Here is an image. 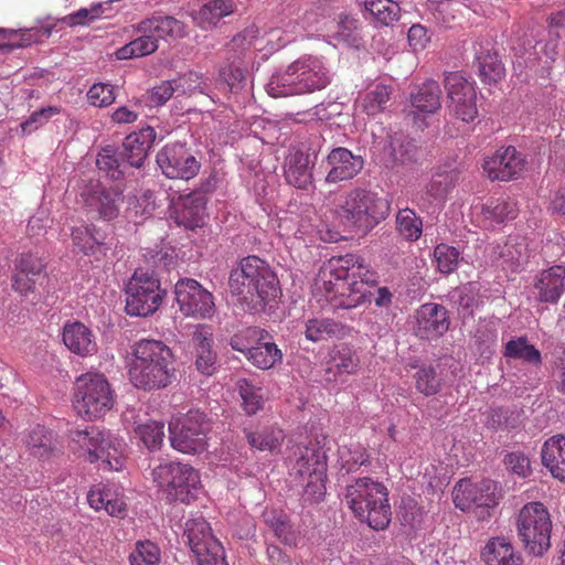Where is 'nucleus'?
Returning a JSON list of instances; mask_svg holds the SVG:
<instances>
[{
    "label": "nucleus",
    "instance_id": "46",
    "mask_svg": "<svg viewBox=\"0 0 565 565\" xmlns=\"http://www.w3.org/2000/svg\"><path fill=\"white\" fill-rule=\"evenodd\" d=\"M482 215L486 220L501 224L516 217V204L512 201L490 200L482 206Z\"/></svg>",
    "mask_w": 565,
    "mask_h": 565
},
{
    "label": "nucleus",
    "instance_id": "41",
    "mask_svg": "<svg viewBox=\"0 0 565 565\" xmlns=\"http://www.w3.org/2000/svg\"><path fill=\"white\" fill-rule=\"evenodd\" d=\"M415 390L425 397L437 395L443 387V380L435 366L423 364L413 374Z\"/></svg>",
    "mask_w": 565,
    "mask_h": 565
},
{
    "label": "nucleus",
    "instance_id": "51",
    "mask_svg": "<svg viewBox=\"0 0 565 565\" xmlns=\"http://www.w3.org/2000/svg\"><path fill=\"white\" fill-rule=\"evenodd\" d=\"M238 392L243 401L244 411L248 415L256 414L264 404V393L260 387L255 386L246 379H242L237 383Z\"/></svg>",
    "mask_w": 565,
    "mask_h": 565
},
{
    "label": "nucleus",
    "instance_id": "25",
    "mask_svg": "<svg viewBox=\"0 0 565 565\" xmlns=\"http://www.w3.org/2000/svg\"><path fill=\"white\" fill-rule=\"evenodd\" d=\"M205 205V198L200 193L180 195L172 200L171 217L177 224L194 230L204 222Z\"/></svg>",
    "mask_w": 565,
    "mask_h": 565
},
{
    "label": "nucleus",
    "instance_id": "30",
    "mask_svg": "<svg viewBox=\"0 0 565 565\" xmlns=\"http://www.w3.org/2000/svg\"><path fill=\"white\" fill-rule=\"evenodd\" d=\"M52 31V25L23 30L0 29V51H12L42 43L51 36Z\"/></svg>",
    "mask_w": 565,
    "mask_h": 565
},
{
    "label": "nucleus",
    "instance_id": "45",
    "mask_svg": "<svg viewBox=\"0 0 565 565\" xmlns=\"http://www.w3.org/2000/svg\"><path fill=\"white\" fill-rule=\"evenodd\" d=\"M246 358L256 367L269 370L281 360L282 354L275 343L263 340L250 350Z\"/></svg>",
    "mask_w": 565,
    "mask_h": 565
},
{
    "label": "nucleus",
    "instance_id": "36",
    "mask_svg": "<svg viewBox=\"0 0 565 565\" xmlns=\"http://www.w3.org/2000/svg\"><path fill=\"white\" fill-rule=\"evenodd\" d=\"M441 89L434 79H428L416 86L409 97L413 108L422 114H434L441 107Z\"/></svg>",
    "mask_w": 565,
    "mask_h": 565
},
{
    "label": "nucleus",
    "instance_id": "57",
    "mask_svg": "<svg viewBox=\"0 0 565 565\" xmlns=\"http://www.w3.org/2000/svg\"><path fill=\"white\" fill-rule=\"evenodd\" d=\"M455 186L454 172H438L436 173L427 185V193L436 199L443 200L448 192Z\"/></svg>",
    "mask_w": 565,
    "mask_h": 565
},
{
    "label": "nucleus",
    "instance_id": "1",
    "mask_svg": "<svg viewBox=\"0 0 565 565\" xmlns=\"http://www.w3.org/2000/svg\"><path fill=\"white\" fill-rule=\"evenodd\" d=\"M376 280V273L355 254L331 258L319 273V288L334 309H352L363 303L366 286Z\"/></svg>",
    "mask_w": 565,
    "mask_h": 565
},
{
    "label": "nucleus",
    "instance_id": "37",
    "mask_svg": "<svg viewBox=\"0 0 565 565\" xmlns=\"http://www.w3.org/2000/svg\"><path fill=\"white\" fill-rule=\"evenodd\" d=\"M360 358L356 352L349 345L342 344L338 347L332 355L327 369V374H333V377H327L328 381H337L343 375H353L359 371Z\"/></svg>",
    "mask_w": 565,
    "mask_h": 565
},
{
    "label": "nucleus",
    "instance_id": "18",
    "mask_svg": "<svg viewBox=\"0 0 565 565\" xmlns=\"http://www.w3.org/2000/svg\"><path fill=\"white\" fill-rule=\"evenodd\" d=\"M452 498L456 508L461 511H468L472 508L491 509L499 503L498 486L497 482L490 479L479 482L461 479L452 490Z\"/></svg>",
    "mask_w": 565,
    "mask_h": 565
},
{
    "label": "nucleus",
    "instance_id": "9",
    "mask_svg": "<svg viewBox=\"0 0 565 565\" xmlns=\"http://www.w3.org/2000/svg\"><path fill=\"white\" fill-rule=\"evenodd\" d=\"M515 525L518 536L529 553L541 556L551 547L552 519L542 502L524 504L518 513Z\"/></svg>",
    "mask_w": 565,
    "mask_h": 565
},
{
    "label": "nucleus",
    "instance_id": "5",
    "mask_svg": "<svg viewBox=\"0 0 565 565\" xmlns=\"http://www.w3.org/2000/svg\"><path fill=\"white\" fill-rule=\"evenodd\" d=\"M344 502L355 518L370 527L385 530L391 522V505L386 487L369 477L358 478L348 484Z\"/></svg>",
    "mask_w": 565,
    "mask_h": 565
},
{
    "label": "nucleus",
    "instance_id": "54",
    "mask_svg": "<svg viewBox=\"0 0 565 565\" xmlns=\"http://www.w3.org/2000/svg\"><path fill=\"white\" fill-rule=\"evenodd\" d=\"M459 250L447 244H438L434 248V258L437 269L445 275H449L457 269L459 262Z\"/></svg>",
    "mask_w": 565,
    "mask_h": 565
},
{
    "label": "nucleus",
    "instance_id": "38",
    "mask_svg": "<svg viewBox=\"0 0 565 565\" xmlns=\"http://www.w3.org/2000/svg\"><path fill=\"white\" fill-rule=\"evenodd\" d=\"M393 92V86L388 84L370 85L365 94L361 96L359 105L367 116H376L387 108Z\"/></svg>",
    "mask_w": 565,
    "mask_h": 565
},
{
    "label": "nucleus",
    "instance_id": "7",
    "mask_svg": "<svg viewBox=\"0 0 565 565\" xmlns=\"http://www.w3.org/2000/svg\"><path fill=\"white\" fill-rule=\"evenodd\" d=\"M390 203L377 193L356 188L347 193L335 214L342 226L352 232L367 233L386 218Z\"/></svg>",
    "mask_w": 565,
    "mask_h": 565
},
{
    "label": "nucleus",
    "instance_id": "16",
    "mask_svg": "<svg viewBox=\"0 0 565 565\" xmlns=\"http://www.w3.org/2000/svg\"><path fill=\"white\" fill-rule=\"evenodd\" d=\"M174 294L180 311L186 317L209 319L215 312L213 295L194 279H180Z\"/></svg>",
    "mask_w": 565,
    "mask_h": 565
},
{
    "label": "nucleus",
    "instance_id": "47",
    "mask_svg": "<svg viewBox=\"0 0 565 565\" xmlns=\"http://www.w3.org/2000/svg\"><path fill=\"white\" fill-rule=\"evenodd\" d=\"M135 435L150 450L158 449L163 443L164 425L158 420H147L136 425Z\"/></svg>",
    "mask_w": 565,
    "mask_h": 565
},
{
    "label": "nucleus",
    "instance_id": "6",
    "mask_svg": "<svg viewBox=\"0 0 565 565\" xmlns=\"http://www.w3.org/2000/svg\"><path fill=\"white\" fill-rule=\"evenodd\" d=\"M68 438L71 450L78 457H84L89 462L100 461L104 469H122L126 447L122 438L96 426L73 429Z\"/></svg>",
    "mask_w": 565,
    "mask_h": 565
},
{
    "label": "nucleus",
    "instance_id": "24",
    "mask_svg": "<svg viewBox=\"0 0 565 565\" xmlns=\"http://www.w3.org/2000/svg\"><path fill=\"white\" fill-rule=\"evenodd\" d=\"M473 66L483 83H497L505 75L504 65L491 40H479L473 44Z\"/></svg>",
    "mask_w": 565,
    "mask_h": 565
},
{
    "label": "nucleus",
    "instance_id": "39",
    "mask_svg": "<svg viewBox=\"0 0 565 565\" xmlns=\"http://www.w3.org/2000/svg\"><path fill=\"white\" fill-rule=\"evenodd\" d=\"M264 522L275 536L285 545L297 546L299 532L290 523L287 514L278 510H267L263 514Z\"/></svg>",
    "mask_w": 565,
    "mask_h": 565
},
{
    "label": "nucleus",
    "instance_id": "2",
    "mask_svg": "<svg viewBox=\"0 0 565 565\" xmlns=\"http://www.w3.org/2000/svg\"><path fill=\"white\" fill-rule=\"evenodd\" d=\"M230 290L247 310L260 312L280 295L279 280L269 265L257 256L243 258L231 270Z\"/></svg>",
    "mask_w": 565,
    "mask_h": 565
},
{
    "label": "nucleus",
    "instance_id": "40",
    "mask_svg": "<svg viewBox=\"0 0 565 565\" xmlns=\"http://www.w3.org/2000/svg\"><path fill=\"white\" fill-rule=\"evenodd\" d=\"M503 355L507 359L521 360L534 366H539L542 363L541 352L529 343L526 337L509 340L504 345Z\"/></svg>",
    "mask_w": 565,
    "mask_h": 565
},
{
    "label": "nucleus",
    "instance_id": "15",
    "mask_svg": "<svg viewBox=\"0 0 565 565\" xmlns=\"http://www.w3.org/2000/svg\"><path fill=\"white\" fill-rule=\"evenodd\" d=\"M79 202L94 217L110 221L119 215L124 202L122 192L117 188H106L99 181H89L79 190Z\"/></svg>",
    "mask_w": 565,
    "mask_h": 565
},
{
    "label": "nucleus",
    "instance_id": "32",
    "mask_svg": "<svg viewBox=\"0 0 565 565\" xmlns=\"http://www.w3.org/2000/svg\"><path fill=\"white\" fill-rule=\"evenodd\" d=\"M196 360L195 366L203 375H212L216 371V353L212 350L213 334L209 327L202 326L193 333Z\"/></svg>",
    "mask_w": 565,
    "mask_h": 565
},
{
    "label": "nucleus",
    "instance_id": "35",
    "mask_svg": "<svg viewBox=\"0 0 565 565\" xmlns=\"http://www.w3.org/2000/svg\"><path fill=\"white\" fill-rule=\"evenodd\" d=\"M24 444L29 454L39 460L50 459L57 451L52 431L42 425H36L28 431Z\"/></svg>",
    "mask_w": 565,
    "mask_h": 565
},
{
    "label": "nucleus",
    "instance_id": "17",
    "mask_svg": "<svg viewBox=\"0 0 565 565\" xmlns=\"http://www.w3.org/2000/svg\"><path fill=\"white\" fill-rule=\"evenodd\" d=\"M319 150L301 142L291 147L284 162V177L289 185L307 190L313 182V168Z\"/></svg>",
    "mask_w": 565,
    "mask_h": 565
},
{
    "label": "nucleus",
    "instance_id": "20",
    "mask_svg": "<svg viewBox=\"0 0 565 565\" xmlns=\"http://www.w3.org/2000/svg\"><path fill=\"white\" fill-rule=\"evenodd\" d=\"M414 334L422 340H435L443 337L450 326L448 310L439 303L426 302L414 313Z\"/></svg>",
    "mask_w": 565,
    "mask_h": 565
},
{
    "label": "nucleus",
    "instance_id": "55",
    "mask_svg": "<svg viewBox=\"0 0 565 565\" xmlns=\"http://www.w3.org/2000/svg\"><path fill=\"white\" fill-rule=\"evenodd\" d=\"M130 565H158L160 562L159 547L150 542H137L129 556Z\"/></svg>",
    "mask_w": 565,
    "mask_h": 565
},
{
    "label": "nucleus",
    "instance_id": "34",
    "mask_svg": "<svg viewBox=\"0 0 565 565\" xmlns=\"http://www.w3.org/2000/svg\"><path fill=\"white\" fill-rule=\"evenodd\" d=\"M486 565H523L522 557L504 537H492L481 553Z\"/></svg>",
    "mask_w": 565,
    "mask_h": 565
},
{
    "label": "nucleus",
    "instance_id": "50",
    "mask_svg": "<svg viewBox=\"0 0 565 565\" xmlns=\"http://www.w3.org/2000/svg\"><path fill=\"white\" fill-rule=\"evenodd\" d=\"M396 225L399 234L408 241H417L423 232L422 220L411 209L398 211Z\"/></svg>",
    "mask_w": 565,
    "mask_h": 565
},
{
    "label": "nucleus",
    "instance_id": "10",
    "mask_svg": "<svg viewBox=\"0 0 565 565\" xmlns=\"http://www.w3.org/2000/svg\"><path fill=\"white\" fill-rule=\"evenodd\" d=\"M126 312L130 316L148 317L162 303L166 290L154 273L137 268L126 285Z\"/></svg>",
    "mask_w": 565,
    "mask_h": 565
},
{
    "label": "nucleus",
    "instance_id": "62",
    "mask_svg": "<svg viewBox=\"0 0 565 565\" xmlns=\"http://www.w3.org/2000/svg\"><path fill=\"white\" fill-rule=\"evenodd\" d=\"M61 108L56 106H49L36 110L30 115V117L21 124V130L23 134H31L39 127L46 124L53 116L58 115Z\"/></svg>",
    "mask_w": 565,
    "mask_h": 565
},
{
    "label": "nucleus",
    "instance_id": "43",
    "mask_svg": "<svg viewBox=\"0 0 565 565\" xmlns=\"http://www.w3.org/2000/svg\"><path fill=\"white\" fill-rule=\"evenodd\" d=\"M253 30H244L243 32L233 36L225 49V60L248 64L252 56V47L254 40Z\"/></svg>",
    "mask_w": 565,
    "mask_h": 565
},
{
    "label": "nucleus",
    "instance_id": "33",
    "mask_svg": "<svg viewBox=\"0 0 565 565\" xmlns=\"http://www.w3.org/2000/svg\"><path fill=\"white\" fill-rule=\"evenodd\" d=\"M136 30L138 33H150L159 39H178L185 35L184 24L173 17H152L140 21Z\"/></svg>",
    "mask_w": 565,
    "mask_h": 565
},
{
    "label": "nucleus",
    "instance_id": "52",
    "mask_svg": "<svg viewBox=\"0 0 565 565\" xmlns=\"http://www.w3.org/2000/svg\"><path fill=\"white\" fill-rule=\"evenodd\" d=\"M235 10L232 0H207L200 9V18L209 24L215 25L222 18L232 14Z\"/></svg>",
    "mask_w": 565,
    "mask_h": 565
},
{
    "label": "nucleus",
    "instance_id": "29",
    "mask_svg": "<svg viewBox=\"0 0 565 565\" xmlns=\"http://www.w3.org/2000/svg\"><path fill=\"white\" fill-rule=\"evenodd\" d=\"M157 135L152 127L147 126L128 135L124 141L121 156L130 167L139 168L148 157V151L156 141Z\"/></svg>",
    "mask_w": 565,
    "mask_h": 565
},
{
    "label": "nucleus",
    "instance_id": "3",
    "mask_svg": "<svg viewBox=\"0 0 565 565\" xmlns=\"http://www.w3.org/2000/svg\"><path fill=\"white\" fill-rule=\"evenodd\" d=\"M128 365L131 384L143 391L169 386L175 373L171 349L159 340L142 339L135 343Z\"/></svg>",
    "mask_w": 565,
    "mask_h": 565
},
{
    "label": "nucleus",
    "instance_id": "58",
    "mask_svg": "<svg viewBox=\"0 0 565 565\" xmlns=\"http://www.w3.org/2000/svg\"><path fill=\"white\" fill-rule=\"evenodd\" d=\"M337 331V324L331 319H310L306 323V338L310 341L317 342L323 340L327 335L333 334Z\"/></svg>",
    "mask_w": 565,
    "mask_h": 565
},
{
    "label": "nucleus",
    "instance_id": "42",
    "mask_svg": "<svg viewBox=\"0 0 565 565\" xmlns=\"http://www.w3.org/2000/svg\"><path fill=\"white\" fill-rule=\"evenodd\" d=\"M246 438L252 447L273 452L280 447L285 434L279 427L268 426L255 431H246Z\"/></svg>",
    "mask_w": 565,
    "mask_h": 565
},
{
    "label": "nucleus",
    "instance_id": "59",
    "mask_svg": "<svg viewBox=\"0 0 565 565\" xmlns=\"http://www.w3.org/2000/svg\"><path fill=\"white\" fill-rule=\"evenodd\" d=\"M455 302L466 313L471 316L478 306V290L473 284H467L457 288L452 295Z\"/></svg>",
    "mask_w": 565,
    "mask_h": 565
},
{
    "label": "nucleus",
    "instance_id": "48",
    "mask_svg": "<svg viewBox=\"0 0 565 565\" xmlns=\"http://www.w3.org/2000/svg\"><path fill=\"white\" fill-rule=\"evenodd\" d=\"M268 337L267 332L257 327H248L237 331L230 340L233 350L244 353L246 356L250 350Z\"/></svg>",
    "mask_w": 565,
    "mask_h": 565
},
{
    "label": "nucleus",
    "instance_id": "53",
    "mask_svg": "<svg viewBox=\"0 0 565 565\" xmlns=\"http://www.w3.org/2000/svg\"><path fill=\"white\" fill-rule=\"evenodd\" d=\"M121 154L110 147L104 148L97 156L96 164L98 169L105 172L113 180H118L122 175L121 167L124 164Z\"/></svg>",
    "mask_w": 565,
    "mask_h": 565
},
{
    "label": "nucleus",
    "instance_id": "26",
    "mask_svg": "<svg viewBox=\"0 0 565 565\" xmlns=\"http://www.w3.org/2000/svg\"><path fill=\"white\" fill-rule=\"evenodd\" d=\"M72 244L75 250L96 262L103 260L110 246L105 236L94 225H79L71 231Z\"/></svg>",
    "mask_w": 565,
    "mask_h": 565
},
{
    "label": "nucleus",
    "instance_id": "56",
    "mask_svg": "<svg viewBox=\"0 0 565 565\" xmlns=\"http://www.w3.org/2000/svg\"><path fill=\"white\" fill-rule=\"evenodd\" d=\"M358 20L349 14H340L333 32V39L353 45L358 42Z\"/></svg>",
    "mask_w": 565,
    "mask_h": 565
},
{
    "label": "nucleus",
    "instance_id": "23",
    "mask_svg": "<svg viewBox=\"0 0 565 565\" xmlns=\"http://www.w3.org/2000/svg\"><path fill=\"white\" fill-rule=\"evenodd\" d=\"M327 164L330 168L327 175V183H339L353 179L363 169L364 160L355 156L347 148L338 147L327 156Z\"/></svg>",
    "mask_w": 565,
    "mask_h": 565
},
{
    "label": "nucleus",
    "instance_id": "64",
    "mask_svg": "<svg viewBox=\"0 0 565 565\" xmlns=\"http://www.w3.org/2000/svg\"><path fill=\"white\" fill-rule=\"evenodd\" d=\"M505 466L515 475L526 477L531 472L530 459L520 451H513L504 457Z\"/></svg>",
    "mask_w": 565,
    "mask_h": 565
},
{
    "label": "nucleus",
    "instance_id": "4",
    "mask_svg": "<svg viewBox=\"0 0 565 565\" xmlns=\"http://www.w3.org/2000/svg\"><path fill=\"white\" fill-rule=\"evenodd\" d=\"M329 83V71L322 60L308 55L292 62L284 72L274 74L266 90L278 98L321 90Z\"/></svg>",
    "mask_w": 565,
    "mask_h": 565
},
{
    "label": "nucleus",
    "instance_id": "13",
    "mask_svg": "<svg viewBox=\"0 0 565 565\" xmlns=\"http://www.w3.org/2000/svg\"><path fill=\"white\" fill-rule=\"evenodd\" d=\"M444 87L449 114L462 122H472L478 116L477 90L473 82L460 72H449L445 75Z\"/></svg>",
    "mask_w": 565,
    "mask_h": 565
},
{
    "label": "nucleus",
    "instance_id": "8",
    "mask_svg": "<svg viewBox=\"0 0 565 565\" xmlns=\"http://www.w3.org/2000/svg\"><path fill=\"white\" fill-rule=\"evenodd\" d=\"M115 405V392L102 373H85L75 381L73 406L88 420L104 417Z\"/></svg>",
    "mask_w": 565,
    "mask_h": 565
},
{
    "label": "nucleus",
    "instance_id": "27",
    "mask_svg": "<svg viewBox=\"0 0 565 565\" xmlns=\"http://www.w3.org/2000/svg\"><path fill=\"white\" fill-rule=\"evenodd\" d=\"M63 342L71 352L79 356H92L98 350L96 337L88 327L79 321L64 326Z\"/></svg>",
    "mask_w": 565,
    "mask_h": 565
},
{
    "label": "nucleus",
    "instance_id": "11",
    "mask_svg": "<svg viewBox=\"0 0 565 565\" xmlns=\"http://www.w3.org/2000/svg\"><path fill=\"white\" fill-rule=\"evenodd\" d=\"M152 478L169 500L186 503L195 498L201 486L198 470L174 461H166L154 467Z\"/></svg>",
    "mask_w": 565,
    "mask_h": 565
},
{
    "label": "nucleus",
    "instance_id": "22",
    "mask_svg": "<svg viewBox=\"0 0 565 565\" xmlns=\"http://www.w3.org/2000/svg\"><path fill=\"white\" fill-rule=\"evenodd\" d=\"M295 475L309 480L306 484L307 489L313 487L319 495L323 494L324 480L327 472V462L324 456L317 448L298 447V458L292 466Z\"/></svg>",
    "mask_w": 565,
    "mask_h": 565
},
{
    "label": "nucleus",
    "instance_id": "49",
    "mask_svg": "<svg viewBox=\"0 0 565 565\" xmlns=\"http://www.w3.org/2000/svg\"><path fill=\"white\" fill-rule=\"evenodd\" d=\"M365 9L383 25H391L399 19L401 8L392 0H365Z\"/></svg>",
    "mask_w": 565,
    "mask_h": 565
},
{
    "label": "nucleus",
    "instance_id": "19",
    "mask_svg": "<svg viewBox=\"0 0 565 565\" xmlns=\"http://www.w3.org/2000/svg\"><path fill=\"white\" fill-rule=\"evenodd\" d=\"M157 163L162 173L170 179L190 180L201 168V163L182 143L164 146L157 154Z\"/></svg>",
    "mask_w": 565,
    "mask_h": 565
},
{
    "label": "nucleus",
    "instance_id": "61",
    "mask_svg": "<svg viewBox=\"0 0 565 565\" xmlns=\"http://www.w3.org/2000/svg\"><path fill=\"white\" fill-rule=\"evenodd\" d=\"M104 13L103 4L97 3L90 8H82L74 13L63 18V22L68 26L86 25L94 20L100 18Z\"/></svg>",
    "mask_w": 565,
    "mask_h": 565
},
{
    "label": "nucleus",
    "instance_id": "14",
    "mask_svg": "<svg viewBox=\"0 0 565 565\" xmlns=\"http://www.w3.org/2000/svg\"><path fill=\"white\" fill-rule=\"evenodd\" d=\"M184 536L200 565H227L224 548L213 536L211 526L203 516L186 521Z\"/></svg>",
    "mask_w": 565,
    "mask_h": 565
},
{
    "label": "nucleus",
    "instance_id": "21",
    "mask_svg": "<svg viewBox=\"0 0 565 565\" xmlns=\"http://www.w3.org/2000/svg\"><path fill=\"white\" fill-rule=\"evenodd\" d=\"M525 159L514 147L497 150L483 162V171L492 181H510L518 178L525 168Z\"/></svg>",
    "mask_w": 565,
    "mask_h": 565
},
{
    "label": "nucleus",
    "instance_id": "28",
    "mask_svg": "<svg viewBox=\"0 0 565 565\" xmlns=\"http://www.w3.org/2000/svg\"><path fill=\"white\" fill-rule=\"evenodd\" d=\"M534 289L541 302L556 303L565 291V267L554 265L536 277Z\"/></svg>",
    "mask_w": 565,
    "mask_h": 565
},
{
    "label": "nucleus",
    "instance_id": "31",
    "mask_svg": "<svg viewBox=\"0 0 565 565\" xmlns=\"http://www.w3.org/2000/svg\"><path fill=\"white\" fill-rule=\"evenodd\" d=\"M542 463L551 475L565 482V435L557 434L546 439L541 449Z\"/></svg>",
    "mask_w": 565,
    "mask_h": 565
},
{
    "label": "nucleus",
    "instance_id": "44",
    "mask_svg": "<svg viewBox=\"0 0 565 565\" xmlns=\"http://www.w3.org/2000/svg\"><path fill=\"white\" fill-rule=\"evenodd\" d=\"M139 34L138 38L116 51L115 55L118 60L142 57L158 50L159 45L156 36H152L150 33Z\"/></svg>",
    "mask_w": 565,
    "mask_h": 565
},
{
    "label": "nucleus",
    "instance_id": "60",
    "mask_svg": "<svg viewBox=\"0 0 565 565\" xmlns=\"http://www.w3.org/2000/svg\"><path fill=\"white\" fill-rule=\"evenodd\" d=\"M246 72L247 64H243L239 61L238 63L226 61V64L220 70V77L233 89L245 81Z\"/></svg>",
    "mask_w": 565,
    "mask_h": 565
},
{
    "label": "nucleus",
    "instance_id": "63",
    "mask_svg": "<svg viewBox=\"0 0 565 565\" xmlns=\"http://www.w3.org/2000/svg\"><path fill=\"white\" fill-rule=\"evenodd\" d=\"M87 98L90 105L96 107H106L115 102V94L113 86L109 84L97 83L94 84L88 93Z\"/></svg>",
    "mask_w": 565,
    "mask_h": 565
},
{
    "label": "nucleus",
    "instance_id": "12",
    "mask_svg": "<svg viewBox=\"0 0 565 565\" xmlns=\"http://www.w3.org/2000/svg\"><path fill=\"white\" fill-rule=\"evenodd\" d=\"M171 446L183 454H200L207 448L211 430L209 418L199 409H191L169 424Z\"/></svg>",
    "mask_w": 565,
    "mask_h": 565
}]
</instances>
